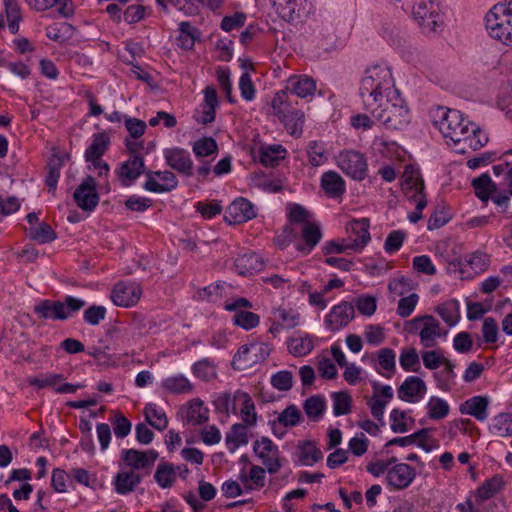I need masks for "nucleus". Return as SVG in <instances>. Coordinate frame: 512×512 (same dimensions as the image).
Masks as SVG:
<instances>
[{"instance_id": "29", "label": "nucleus", "mask_w": 512, "mask_h": 512, "mask_svg": "<svg viewBox=\"0 0 512 512\" xmlns=\"http://www.w3.org/2000/svg\"><path fill=\"white\" fill-rule=\"evenodd\" d=\"M28 5L36 11H45L53 6L59 5L58 13L65 17H71L74 8L71 0H26Z\"/></svg>"}, {"instance_id": "25", "label": "nucleus", "mask_w": 512, "mask_h": 512, "mask_svg": "<svg viewBox=\"0 0 512 512\" xmlns=\"http://www.w3.org/2000/svg\"><path fill=\"white\" fill-rule=\"evenodd\" d=\"M218 106V98L215 88L207 86L204 89V102L201 105V110L196 116L197 122L201 124H209L215 120V111Z\"/></svg>"}, {"instance_id": "40", "label": "nucleus", "mask_w": 512, "mask_h": 512, "mask_svg": "<svg viewBox=\"0 0 512 512\" xmlns=\"http://www.w3.org/2000/svg\"><path fill=\"white\" fill-rule=\"evenodd\" d=\"M314 348V342L309 335L291 337L288 340L289 352L296 357H303L309 354Z\"/></svg>"}, {"instance_id": "47", "label": "nucleus", "mask_w": 512, "mask_h": 512, "mask_svg": "<svg viewBox=\"0 0 512 512\" xmlns=\"http://www.w3.org/2000/svg\"><path fill=\"white\" fill-rule=\"evenodd\" d=\"M64 165V157L53 155L48 162V172L46 176V184L49 191L54 192L60 177V170Z\"/></svg>"}, {"instance_id": "1", "label": "nucleus", "mask_w": 512, "mask_h": 512, "mask_svg": "<svg viewBox=\"0 0 512 512\" xmlns=\"http://www.w3.org/2000/svg\"><path fill=\"white\" fill-rule=\"evenodd\" d=\"M433 123L447 143L454 144L460 153H466L468 149L478 150L488 142L487 135L458 110L437 108Z\"/></svg>"}, {"instance_id": "37", "label": "nucleus", "mask_w": 512, "mask_h": 512, "mask_svg": "<svg viewBox=\"0 0 512 512\" xmlns=\"http://www.w3.org/2000/svg\"><path fill=\"white\" fill-rule=\"evenodd\" d=\"M110 144V137L107 133H98L93 135L91 145L85 151L86 161H94L100 159L106 152Z\"/></svg>"}, {"instance_id": "7", "label": "nucleus", "mask_w": 512, "mask_h": 512, "mask_svg": "<svg viewBox=\"0 0 512 512\" xmlns=\"http://www.w3.org/2000/svg\"><path fill=\"white\" fill-rule=\"evenodd\" d=\"M82 299L67 296L65 302L43 300L34 307V312L43 319L66 320L85 306Z\"/></svg>"}, {"instance_id": "45", "label": "nucleus", "mask_w": 512, "mask_h": 512, "mask_svg": "<svg viewBox=\"0 0 512 512\" xmlns=\"http://www.w3.org/2000/svg\"><path fill=\"white\" fill-rule=\"evenodd\" d=\"M428 417L432 420H441L448 416L450 407L447 401L432 396L426 405Z\"/></svg>"}, {"instance_id": "11", "label": "nucleus", "mask_w": 512, "mask_h": 512, "mask_svg": "<svg viewBox=\"0 0 512 512\" xmlns=\"http://www.w3.org/2000/svg\"><path fill=\"white\" fill-rule=\"evenodd\" d=\"M142 296V287L136 282H119L112 292L113 303L121 307H131L138 303Z\"/></svg>"}, {"instance_id": "64", "label": "nucleus", "mask_w": 512, "mask_h": 512, "mask_svg": "<svg viewBox=\"0 0 512 512\" xmlns=\"http://www.w3.org/2000/svg\"><path fill=\"white\" fill-rule=\"evenodd\" d=\"M271 384L279 391H288L292 388L293 375L287 370L277 372L271 377Z\"/></svg>"}, {"instance_id": "48", "label": "nucleus", "mask_w": 512, "mask_h": 512, "mask_svg": "<svg viewBox=\"0 0 512 512\" xmlns=\"http://www.w3.org/2000/svg\"><path fill=\"white\" fill-rule=\"evenodd\" d=\"M442 366V371L434 373V379L437 387L443 391H449L451 389V382L454 380L456 374L454 372L455 365L447 359Z\"/></svg>"}, {"instance_id": "43", "label": "nucleus", "mask_w": 512, "mask_h": 512, "mask_svg": "<svg viewBox=\"0 0 512 512\" xmlns=\"http://www.w3.org/2000/svg\"><path fill=\"white\" fill-rule=\"evenodd\" d=\"M503 481L500 477H492L486 480L476 492V498L479 503H482L493 496H495L502 488Z\"/></svg>"}, {"instance_id": "6", "label": "nucleus", "mask_w": 512, "mask_h": 512, "mask_svg": "<svg viewBox=\"0 0 512 512\" xmlns=\"http://www.w3.org/2000/svg\"><path fill=\"white\" fill-rule=\"evenodd\" d=\"M412 16L426 35L437 33L443 25L440 4L434 0H419L413 6Z\"/></svg>"}, {"instance_id": "31", "label": "nucleus", "mask_w": 512, "mask_h": 512, "mask_svg": "<svg viewBox=\"0 0 512 512\" xmlns=\"http://www.w3.org/2000/svg\"><path fill=\"white\" fill-rule=\"evenodd\" d=\"M235 398L241 404V417L245 425L254 426L257 422V414L255 412V405L250 395L243 391H236Z\"/></svg>"}, {"instance_id": "20", "label": "nucleus", "mask_w": 512, "mask_h": 512, "mask_svg": "<svg viewBox=\"0 0 512 512\" xmlns=\"http://www.w3.org/2000/svg\"><path fill=\"white\" fill-rule=\"evenodd\" d=\"M427 391L425 382L417 376H409L398 389V397L406 402L420 401Z\"/></svg>"}, {"instance_id": "58", "label": "nucleus", "mask_w": 512, "mask_h": 512, "mask_svg": "<svg viewBox=\"0 0 512 512\" xmlns=\"http://www.w3.org/2000/svg\"><path fill=\"white\" fill-rule=\"evenodd\" d=\"M260 317L250 311L240 310L233 316V323L245 330H250L258 326Z\"/></svg>"}, {"instance_id": "12", "label": "nucleus", "mask_w": 512, "mask_h": 512, "mask_svg": "<svg viewBox=\"0 0 512 512\" xmlns=\"http://www.w3.org/2000/svg\"><path fill=\"white\" fill-rule=\"evenodd\" d=\"M73 197L82 210L93 211L99 203L95 179L92 176H87L75 190Z\"/></svg>"}, {"instance_id": "5", "label": "nucleus", "mask_w": 512, "mask_h": 512, "mask_svg": "<svg viewBox=\"0 0 512 512\" xmlns=\"http://www.w3.org/2000/svg\"><path fill=\"white\" fill-rule=\"evenodd\" d=\"M285 99L284 91L275 94L271 103L273 114L283 123L290 135L300 137L303 132L305 115L301 110L290 108Z\"/></svg>"}, {"instance_id": "33", "label": "nucleus", "mask_w": 512, "mask_h": 512, "mask_svg": "<svg viewBox=\"0 0 512 512\" xmlns=\"http://www.w3.org/2000/svg\"><path fill=\"white\" fill-rule=\"evenodd\" d=\"M162 387L173 394H189L194 390L191 381L182 374H177L166 378L162 382Z\"/></svg>"}, {"instance_id": "34", "label": "nucleus", "mask_w": 512, "mask_h": 512, "mask_svg": "<svg viewBox=\"0 0 512 512\" xmlns=\"http://www.w3.org/2000/svg\"><path fill=\"white\" fill-rule=\"evenodd\" d=\"M271 351L272 348L267 343H252L242 346L236 353V359L240 360L246 358L247 354H252L256 364L263 362L270 355Z\"/></svg>"}, {"instance_id": "51", "label": "nucleus", "mask_w": 512, "mask_h": 512, "mask_svg": "<svg viewBox=\"0 0 512 512\" xmlns=\"http://www.w3.org/2000/svg\"><path fill=\"white\" fill-rule=\"evenodd\" d=\"M488 261L486 254L480 252L472 253L465 258L464 262H459L461 267L460 271L464 273V267L469 266L473 273L478 274L487 268Z\"/></svg>"}, {"instance_id": "50", "label": "nucleus", "mask_w": 512, "mask_h": 512, "mask_svg": "<svg viewBox=\"0 0 512 512\" xmlns=\"http://www.w3.org/2000/svg\"><path fill=\"white\" fill-rule=\"evenodd\" d=\"M8 26L12 34H16L19 30V23L22 19L20 6L17 0H3Z\"/></svg>"}, {"instance_id": "44", "label": "nucleus", "mask_w": 512, "mask_h": 512, "mask_svg": "<svg viewBox=\"0 0 512 512\" xmlns=\"http://www.w3.org/2000/svg\"><path fill=\"white\" fill-rule=\"evenodd\" d=\"M64 380L63 374L44 373L37 377L29 378L28 384L37 389L52 388L55 390Z\"/></svg>"}, {"instance_id": "60", "label": "nucleus", "mask_w": 512, "mask_h": 512, "mask_svg": "<svg viewBox=\"0 0 512 512\" xmlns=\"http://www.w3.org/2000/svg\"><path fill=\"white\" fill-rule=\"evenodd\" d=\"M400 366L405 371H417L415 366L419 365V355L415 348H404L401 350L399 357Z\"/></svg>"}, {"instance_id": "18", "label": "nucleus", "mask_w": 512, "mask_h": 512, "mask_svg": "<svg viewBox=\"0 0 512 512\" xmlns=\"http://www.w3.org/2000/svg\"><path fill=\"white\" fill-rule=\"evenodd\" d=\"M415 476L414 468L406 463H399L387 471L386 480L389 486L400 490L407 488Z\"/></svg>"}, {"instance_id": "59", "label": "nucleus", "mask_w": 512, "mask_h": 512, "mask_svg": "<svg viewBox=\"0 0 512 512\" xmlns=\"http://www.w3.org/2000/svg\"><path fill=\"white\" fill-rule=\"evenodd\" d=\"M423 365L426 369L436 370L439 368L447 358L444 357L441 350H426L421 353Z\"/></svg>"}, {"instance_id": "21", "label": "nucleus", "mask_w": 512, "mask_h": 512, "mask_svg": "<svg viewBox=\"0 0 512 512\" xmlns=\"http://www.w3.org/2000/svg\"><path fill=\"white\" fill-rule=\"evenodd\" d=\"M373 387L374 393L368 404L372 416L383 425L384 410L389 400L393 398V390L389 385L379 386L374 384Z\"/></svg>"}, {"instance_id": "9", "label": "nucleus", "mask_w": 512, "mask_h": 512, "mask_svg": "<svg viewBox=\"0 0 512 512\" xmlns=\"http://www.w3.org/2000/svg\"><path fill=\"white\" fill-rule=\"evenodd\" d=\"M253 451L260 459L268 473H277L282 465L283 459L278 446L268 437H261L253 444Z\"/></svg>"}, {"instance_id": "55", "label": "nucleus", "mask_w": 512, "mask_h": 512, "mask_svg": "<svg viewBox=\"0 0 512 512\" xmlns=\"http://www.w3.org/2000/svg\"><path fill=\"white\" fill-rule=\"evenodd\" d=\"M302 237L305 244L308 246V252H310L322 238L319 225L314 222L305 223L302 228Z\"/></svg>"}, {"instance_id": "49", "label": "nucleus", "mask_w": 512, "mask_h": 512, "mask_svg": "<svg viewBox=\"0 0 512 512\" xmlns=\"http://www.w3.org/2000/svg\"><path fill=\"white\" fill-rule=\"evenodd\" d=\"M154 479L160 487L170 488L176 479L174 466L170 463L159 464L155 471Z\"/></svg>"}, {"instance_id": "8", "label": "nucleus", "mask_w": 512, "mask_h": 512, "mask_svg": "<svg viewBox=\"0 0 512 512\" xmlns=\"http://www.w3.org/2000/svg\"><path fill=\"white\" fill-rule=\"evenodd\" d=\"M408 332L415 333L420 338V344L428 349L437 345V340L447 335L442 331L439 321L432 315H423L413 318L408 323Z\"/></svg>"}, {"instance_id": "57", "label": "nucleus", "mask_w": 512, "mask_h": 512, "mask_svg": "<svg viewBox=\"0 0 512 512\" xmlns=\"http://www.w3.org/2000/svg\"><path fill=\"white\" fill-rule=\"evenodd\" d=\"M309 163L318 167L327 161L326 149L323 144L317 141H311L307 147Z\"/></svg>"}, {"instance_id": "32", "label": "nucleus", "mask_w": 512, "mask_h": 512, "mask_svg": "<svg viewBox=\"0 0 512 512\" xmlns=\"http://www.w3.org/2000/svg\"><path fill=\"white\" fill-rule=\"evenodd\" d=\"M247 425L236 423L226 433L225 442L230 452H235L240 446L248 443Z\"/></svg>"}, {"instance_id": "15", "label": "nucleus", "mask_w": 512, "mask_h": 512, "mask_svg": "<svg viewBox=\"0 0 512 512\" xmlns=\"http://www.w3.org/2000/svg\"><path fill=\"white\" fill-rule=\"evenodd\" d=\"M256 216L253 204L244 198H238L227 208L224 219L228 224H240Z\"/></svg>"}, {"instance_id": "38", "label": "nucleus", "mask_w": 512, "mask_h": 512, "mask_svg": "<svg viewBox=\"0 0 512 512\" xmlns=\"http://www.w3.org/2000/svg\"><path fill=\"white\" fill-rule=\"evenodd\" d=\"M288 89L296 96L305 98L314 94L316 84L308 77H292L288 81Z\"/></svg>"}, {"instance_id": "53", "label": "nucleus", "mask_w": 512, "mask_h": 512, "mask_svg": "<svg viewBox=\"0 0 512 512\" xmlns=\"http://www.w3.org/2000/svg\"><path fill=\"white\" fill-rule=\"evenodd\" d=\"M29 236L38 243H50L56 239V233L47 223H41L38 226L30 227Z\"/></svg>"}, {"instance_id": "2", "label": "nucleus", "mask_w": 512, "mask_h": 512, "mask_svg": "<svg viewBox=\"0 0 512 512\" xmlns=\"http://www.w3.org/2000/svg\"><path fill=\"white\" fill-rule=\"evenodd\" d=\"M398 93L400 91L395 87V81L388 66L377 64L365 70L359 87L364 110L378 112L379 102Z\"/></svg>"}, {"instance_id": "39", "label": "nucleus", "mask_w": 512, "mask_h": 512, "mask_svg": "<svg viewBox=\"0 0 512 512\" xmlns=\"http://www.w3.org/2000/svg\"><path fill=\"white\" fill-rule=\"evenodd\" d=\"M146 421L159 431L168 426V419L164 411L158 409L156 404L148 403L144 408Z\"/></svg>"}, {"instance_id": "63", "label": "nucleus", "mask_w": 512, "mask_h": 512, "mask_svg": "<svg viewBox=\"0 0 512 512\" xmlns=\"http://www.w3.org/2000/svg\"><path fill=\"white\" fill-rule=\"evenodd\" d=\"M281 153H285V149L280 145L268 147L261 151L260 162L265 166H274L283 157Z\"/></svg>"}, {"instance_id": "61", "label": "nucleus", "mask_w": 512, "mask_h": 512, "mask_svg": "<svg viewBox=\"0 0 512 512\" xmlns=\"http://www.w3.org/2000/svg\"><path fill=\"white\" fill-rule=\"evenodd\" d=\"M217 143L211 137L197 140L193 145V152L197 157H207L217 151Z\"/></svg>"}, {"instance_id": "36", "label": "nucleus", "mask_w": 512, "mask_h": 512, "mask_svg": "<svg viewBox=\"0 0 512 512\" xmlns=\"http://www.w3.org/2000/svg\"><path fill=\"white\" fill-rule=\"evenodd\" d=\"M435 312L450 327L456 325L460 319V304L452 299L435 307Z\"/></svg>"}, {"instance_id": "10", "label": "nucleus", "mask_w": 512, "mask_h": 512, "mask_svg": "<svg viewBox=\"0 0 512 512\" xmlns=\"http://www.w3.org/2000/svg\"><path fill=\"white\" fill-rule=\"evenodd\" d=\"M337 164L343 172L355 180H362L366 176L367 163L359 152L352 150L341 152L337 157Z\"/></svg>"}, {"instance_id": "16", "label": "nucleus", "mask_w": 512, "mask_h": 512, "mask_svg": "<svg viewBox=\"0 0 512 512\" xmlns=\"http://www.w3.org/2000/svg\"><path fill=\"white\" fill-rule=\"evenodd\" d=\"M157 458L158 453L154 450L126 449L122 451V459L133 470H150Z\"/></svg>"}, {"instance_id": "14", "label": "nucleus", "mask_w": 512, "mask_h": 512, "mask_svg": "<svg viewBox=\"0 0 512 512\" xmlns=\"http://www.w3.org/2000/svg\"><path fill=\"white\" fill-rule=\"evenodd\" d=\"M164 159L167 165L178 173L185 176L192 175L193 162L185 149L178 147L165 149Z\"/></svg>"}, {"instance_id": "23", "label": "nucleus", "mask_w": 512, "mask_h": 512, "mask_svg": "<svg viewBox=\"0 0 512 512\" xmlns=\"http://www.w3.org/2000/svg\"><path fill=\"white\" fill-rule=\"evenodd\" d=\"M142 173H145V164L143 157L139 155H132L127 161L123 162L118 172L126 186L134 182Z\"/></svg>"}, {"instance_id": "35", "label": "nucleus", "mask_w": 512, "mask_h": 512, "mask_svg": "<svg viewBox=\"0 0 512 512\" xmlns=\"http://www.w3.org/2000/svg\"><path fill=\"white\" fill-rule=\"evenodd\" d=\"M185 419L187 423L193 426L201 425L208 421L209 409L204 407L203 401L200 399H194L186 409Z\"/></svg>"}, {"instance_id": "27", "label": "nucleus", "mask_w": 512, "mask_h": 512, "mask_svg": "<svg viewBox=\"0 0 512 512\" xmlns=\"http://www.w3.org/2000/svg\"><path fill=\"white\" fill-rule=\"evenodd\" d=\"M321 187L333 198L342 196L346 190L343 178L335 171H327L322 175Z\"/></svg>"}, {"instance_id": "22", "label": "nucleus", "mask_w": 512, "mask_h": 512, "mask_svg": "<svg viewBox=\"0 0 512 512\" xmlns=\"http://www.w3.org/2000/svg\"><path fill=\"white\" fill-rule=\"evenodd\" d=\"M402 190L409 199H415L424 192V181L418 169L407 165L403 172Z\"/></svg>"}, {"instance_id": "46", "label": "nucleus", "mask_w": 512, "mask_h": 512, "mask_svg": "<svg viewBox=\"0 0 512 512\" xmlns=\"http://www.w3.org/2000/svg\"><path fill=\"white\" fill-rule=\"evenodd\" d=\"M490 430L493 434L499 437L512 436V414L500 413L495 416L490 426Z\"/></svg>"}, {"instance_id": "19", "label": "nucleus", "mask_w": 512, "mask_h": 512, "mask_svg": "<svg viewBox=\"0 0 512 512\" xmlns=\"http://www.w3.org/2000/svg\"><path fill=\"white\" fill-rule=\"evenodd\" d=\"M276 13L287 22L299 20L306 11V0H271Z\"/></svg>"}, {"instance_id": "3", "label": "nucleus", "mask_w": 512, "mask_h": 512, "mask_svg": "<svg viewBox=\"0 0 512 512\" xmlns=\"http://www.w3.org/2000/svg\"><path fill=\"white\" fill-rule=\"evenodd\" d=\"M377 111L366 110L377 121L381 122L388 130H400L406 127L410 121L409 109L405 100L398 93L379 102Z\"/></svg>"}, {"instance_id": "52", "label": "nucleus", "mask_w": 512, "mask_h": 512, "mask_svg": "<svg viewBox=\"0 0 512 512\" xmlns=\"http://www.w3.org/2000/svg\"><path fill=\"white\" fill-rule=\"evenodd\" d=\"M192 372L197 378L203 381H210L216 377L215 364L209 359H202L194 363Z\"/></svg>"}, {"instance_id": "56", "label": "nucleus", "mask_w": 512, "mask_h": 512, "mask_svg": "<svg viewBox=\"0 0 512 512\" xmlns=\"http://www.w3.org/2000/svg\"><path fill=\"white\" fill-rule=\"evenodd\" d=\"M179 31V45L184 49H192L195 44V38L198 30L192 27L190 22L184 21L179 24Z\"/></svg>"}, {"instance_id": "4", "label": "nucleus", "mask_w": 512, "mask_h": 512, "mask_svg": "<svg viewBox=\"0 0 512 512\" xmlns=\"http://www.w3.org/2000/svg\"><path fill=\"white\" fill-rule=\"evenodd\" d=\"M489 35L505 45H512V0L494 5L485 16Z\"/></svg>"}, {"instance_id": "24", "label": "nucleus", "mask_w": 512, "mask_h": 512, "mask_svg": "<svg viewBox=\"0 0 512 512\" xmlns=\"http://www.w3.org/2000/svg\"><path fill=\"white\" fill-rule=\"evenodd\" d=\"M488 406L489 399L486 396H473L460 405L459 411L478 421H484L488 417Z\"/></svg>"}, {"instance_id": "54", "label": "nucleus", "mask_w": 512, "mask_h": 512, "mask_svg": "<svg viewBox=\"0 0 512 512\" xmlns=\"http://www.w3.org/2000/svg\"><path fill=\"white\" fill-rule=\"evenodd\" d=\"M333 413L335 416L347 415L351 412L352 398L347 392H334L332 394Z\"/></svg>"}, {"instance_id": "26", "label": "nucleus", "mask_w": 512, "mask_h": 512, "mask_svg": "<svg viewBox=\"0 0 512 512\" xmlns=\"http://www.w3.org/2000/svg\"><path fill=\"white\" fill-rule=\"evenodd\" d=\"M234 265L239 275L248 276L259 272L263 267V261L260 255L250 252L236 258Z\"/></svg>"}, {"instance_id": "28", "label": "nucleus", "mask_w": 512, "mask_h": 512, "mask_svg": "<svg viewBox=\"0 0 512 512\" xmlns=\"http://www.w3.org/2000/svg\"><path fill=\"white\" fill-rule=\"evenodd\" d=\"M298 462L303 466H313L323 457L321 450L312 441L299 442L297 446Z\"/></svg>"}, {"instance_id": "41", "label": "nucleus", "mask_w": 512, "mask_h": 512, "mask_svg": "<svg viewBox=\"0 0 512 512\" xmlns=\"http://www.w3.org/2000/svg\"><path fill=\"white\" fill-rule=\"evenodd\" d=\"M326 408V401L320 395H314L304 401L303 409L307 417L312 421H318Z\"/></svg>"}, {"instance_id": "62", "label": "nucleus", "mask_w": 512, "mask_h": 512, "mask_svg": "<svg viewBox=\"0 0 512 512\" xmlns=\"http://www.w3.org/2000/svg\"><path fill=\"white\" fill-rule=\"evenodd\" d=\"M300 418L301 412L299 409L294 405H290L279 414L277 421L285 427H293L300 422Z\"/></svg>"}, {"instance_id": "42", "label": "nucleus", "mask_w": 512, "mask_h": 512, "mask_svg": "<svg viewBox=\"0 0 512 512\" xmlns=\"http://www.w3.org/2000/svg\"><path fill=\"white\" fill-rule=\"evenodd\" d=\"M472 186L475 195L483 202H487L493 192L496 190V185L492 182L487 174L475 178L472 181Z\"/></svg>"}, {"instance_id": "17", "label": "nucleus", "mask_w": 512, "mask_h": 512, "mask_svg": "<svg viewBox=\"0 0 512 512\" xmlns=\"http://www.w3.org/2000/svg\"><path fill=\"white\" fill-rule=\"evenodd\" d=\"M347 241L354 250H361L370 241L369 221L366 218L351 221L346 227Z\"/></svg>"}, {"instance_id": "30", "label": "nucleus", "mask_w": 512, "mask_h": 512, "mask_svg": "<svg viewBox=\"0 0 512 512\" xmlns=\"http://www.w3.org/2000/svg\"><path fill=\"white\" fill-rule=\"evenodd\" d=\"M142 478L139 474L135 473L133 470L131 471H120L116 474L114 478V486L115 491L118 494H127L136 488V486L141 482Z\"/></svg>"}, {"instance_id": "13", "label": "nucleus", "mask_w": 512, "mask_h": 512, "mask_svg": "<svg viewBox=\"0 0 512 512\" xmlns=\"http://www.w3.org/2000/svg\"><path fill=\"white\" fill-rule=\"evenodd\" d=\"M354 315V306L347 301H343L331 309L326 315L324 323L327 329L336 331L347 326Z\"/></svg>"}]
</instances>
